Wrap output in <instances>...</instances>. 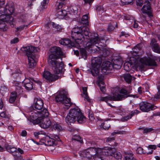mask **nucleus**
Returning a JSON list of instances; mask_svg holds the SVG:
<instances>
[{
	"label": "nucleus",
	"mask_w": 160,
	"mask_h": 160,
	"mask_svg": "<svg viewBox=\"0 0 160 160\" xmlns=\"http://www.w3.org/2000/svg\"><path fill=\"white\" fill-rule=\"evenodd\" d=\"M84 35L87 37V38L90 39V48H92L95 46L93 44L98 43L100 41L99 38L98 37V34L95 33H91L88 27H78L73 28L72 31L71 37L75 41L76 43L78 44L81 43L84 40Z\"/></svg>",
	"instance_id": "f257e3e1"
},
{
	"label": "nucleus",
	"mask_w": 160,
	"mask_h": 160,
	"mask_svg": "<svg viewBox=\"0 0 160 160\" xmlns=\"http://www.w3.org/2000/svg\"><path fill=\"white\" fill-rule=\"evenodd\" d=\"M50 51L51 53L48 59V63L53 67L55 73H61L64 68L63 64L61 62H62L61 57L63 55L62 52L60 47L57 46L51 48Z\"/></svg>",
	"instance_id": "f03ea898"
},
{
	"label": "nucleus",
	"mask_w": 160,
	"mask_h": 160,
	"mask_svg": "<svg viewBox=\"0 0 160 160\" xmlns=\"http://www.w3.org/2000/svg\"><path fill=\"white\" fill-rule=\"evenodd\" d=\"M85 119L80 109L75 108L70 109L69 113L65 118V121L68 124H71L76 121L78 123L82 124L85 122Z\"/></svg>",
	"instance_id": "7ed1b4c3"
},
{
	"label": "nucleus",
	"mask_w": 160,
	"mask_h": 160,
	"mask_svg": "<svg viewBox=\"0 0 160 160\" xmlns=\"http://www.w3.org/2000/svg\"><path fill=\"white\" fill-rule=\"evenodd\" d=\"M21 50L25 52L28 57V66L29 68H33L36 65V58L34 52L37 51V48L32 46H27L22 47L21 48Z\"/></svg>",
	"instance_id": "20e7f679"
},
{
	"label": "nucleus",
	"mask_w": 160,
	"mask_h": 160,
	"mask_svg": "<svg viewBox=\"0 0 160 160\" xmlns=\"http://www.w3.org/2000/svg\"><path fill=\"white\" fill-rule=\"evenodd\" d=\"M14 8L13 5H11L10 6L7 5L4 8V12L0 11V20L6 21L11 27H13V18L11 15L14 12Z\"/></svg>",
	"instance_id": "39448f33"
},
{
	"label": "nucleus",
	"mask_w": 160,
	"mask_h": 160,
	"mask_svg": "<svg viewBox=\"0 0 160 160\" xmlns=\"http://www.w3.org/2000/svg\"><path fill=\"white\" fill-rule=\"evenodd\" d=\"M120 94L112 96H108L107 97H102L100 98V101L105 102L108 105L111 107H115L113 106L108 102L109 101H120L122 100L129 96V93L127 91L124 89L122 88L119 91Z\"/></svg>",
	"instance_id": "423d86ee"
},
{
	"label": "nucleus",
	"mask_w": 160,
	"mask_h": 160,
	"mask_svg": "<svg viewBox=\"0 0 160 160\" xmlns=\"http://www.w3.org/2000/svg\"><path fill=\"white\" fill-rule=\"evenodd\" d=\"M68 94L67 90L65 89H60L55 96L56 101L64 105L69 108L73 103L71 101V99L68 98Z\"/></svg>",
	"instance_id": "0eeeda50"
},
{
	"label": "nucleus",
	"mask_w": 160,
	"mask_h": 160,
	"mask_svg": "<svg viewBox=\"0 0 160 160\" xmlns=\"http://www.w3.org/2000/svg\"><path fill=\"white\" fill-rule=\"evenodd\" d=\"M102 58L100 57H94L91 61L92 65L93 67L91 72L93 76H97L99 73V69L102 63Z\"/></svg>",
	"instance_id": "6e6552de"
},
{
	"label": "nucleus",
	"mask_w": 160,
	"mask_h": 160,
	"mask_svg": "<svg viewBox=\"0 0 160 160\" xmlns=\"http://www.w3.org/2000/svg\"><path fill=\"white\" fill-rule=\"evenodd\" d=\"M52 67L54 74L48 71H44L43 73V77L46 80L47 82L51 83L54 82L62 78L61 75H59L58 74H61L62 72L60 74L55 73L54 72L53 68Z\"/></svg>",
	"instance_id": "1a4fd4ad"
},
{
	"label": "nucleus",
	"mask_w": 160,
	"mask_h": 160,
	"mask_svg": "<svg viewBox=\"0 0 160 160\" xmlns=\"http://www.w3.org/2000/svg\"><path fill=\"white\" fill-rule=\"evenodd\" d=\"M140 109L143 112L148 111L155 109L157 108L156 106L153 104H152L147 102H142L139 105Z\"/></svg>",
	"instance_id": "9d476101"
},
{
	"label": "nucleus",
	"mask_w": 160,
	"mask_h": 160,
	"mask_svg": "<svg viewBox=\"0 0 160 160\" xmlns=\"http://www.w3.org/2000/svg\"><path fill=\"white\" fill-rule=\"evenodd\" d=\"M97 150L95 148H90L83 151L82 155L83 156L87 158L88 159H92L93 156L96 154Z\"/></svg>",
	"instance_id": "9b49d317"
},
{
	"label": "nucleus",
	"mask_w": 160,
	"mask_h": 160,
	"mask_svg": "<svg viewBox=\"0 0 160 160\" xmlns=\"http://www.w3.org/2000/svg\"><path fill=\"white\" fill-rule=\"evenodd\" d=\"M38 111L35 110L31 113L30 117L28 118V120L31 122H32L34 124L39 123L41 122V120L40 118L39 117Z\"/></svg>",
	"instance_id": "f8f14e48"
},
{
	"label": "nucleus",
	"mask_w": 160,
	"mask_h": 160,
	"mask_svg": "<svg viewBox=\"0 0 160 160\" xmlns=\"http://www.w3.org/2000/svg\"><path fill=\"white\" fill-rule=\"evenodd\" d=\"M141 11L143 13L147 14L150 18L153 17L151 12L150 3L147 0L144 2Z\"/></svg>",
	"instance_id": "ddd939ff"
},
{
	"label": "nucleus",
	"mask_w": 160,
	"mask_h": 160,
	"mask_svg": "<svg viewBox=\"0 0 160 160\" xmlns=\"http://www.w3.org/2000/svg\"><path fill=\"white\" fill-rule=\"evenodd\" d=\"M140 62L142 64L148 66H157V64L155 60L150 57H144L140 59Z\"/></svg>",
	"instance_id": "4468645a"
},
{
	"label": "nucleus",
	"mask_w": 160,
	"mask_h": 160,
	"mask_svg": "<svg viewBox=\"0 0 160 160\" xmlns=\"http://www.w3.org/2000/svg\"><path fill=\"white\" fill-rule=\"evenodd\" d=\"M98 151H100L101 155L106 156H113L114 153L116 151L115 148L111 147H104L102 149L98 150Z\"/></svg>",
	"instance_id": "2eb2a0df"
},
{
	"label": "nucleus",
	"mask_w": 160,
	"mask_h": 160,
	"mask_svg": "<svg viewBox=\"0 0 160 160\" xmlns=\"http://www.w3.org/2000/svg\"><path fill=\"white\" fill-rule=\"evenodd\" d=\"M45 144L47 146H52L54 144L55 141H60L59 137L57 135H55L54 138H51L48 136L45 137Z\"/></svg>",
	"instance_id": "dca6fc26"
},
{
	"label": "nucleus",
	"mask_w": 160,
	"mask_h": 160,
	"mask_svg": "<svg viewBox=\"0 0 160 160\" xmlns=\"http://www.w3.org/2000/svg\"><path fill=\"white\" fill-rule=\"evenodd\" d=\"M113 68L112 63L109 61H106L104 62L102 66V73L107 74L106 71H110Z\"/></svg>",
	"instance_id": "f3484780"
},
{
	"label": "nucleus",
	"mask_w": 160,
	"mask_h": 160,
	"mask_svg": "<svg viewBox=\"0 0 160 160\" xmlns=\"http://www.w3.org/2000/svg\"><path fill=\"white\" fill-rule=\"evenodd\" d=\"M148 150H149L150 149H151L152 150H151L150 151L148 152H144L143 151V149L141 147H139L137 148V152L138 153L140 154H141L142 153H147V155L151 154L153 153V150H155L156 149L157 146L156 145H149L148 147Z\"/></svg>",
	"instance_id": "a211bd4d"
},
{
	"label": "nucleus",
	"mask_w": 160,
	"mask_h": 160,
	"mask_svg": "<svg viewBox=\"0 0 160 160\" xmlns=\"http://www.w3.org/2000/svg\"><path fill=\"white\" fill-rule=\"evenodd\" d=\"M43 104L42 99H35L34 100V103L32 105V107L34 110L39 111L44 107Z\"/></svg>",
	"instance_id": "6ab92c4d"
},
{
	"label": "nucleus",
	"mask_w": 160,
	"mask_h": 160,
	"mask_svg": "<svg viewBox=\"0 0 160 160\" xmlns=\"http://www.w3.org/2000/svg\"><path fill=\"white\" fill-rule=\"evenodd\" d=\"M52 121L47 118H44L41 120V122L39 123L40 126L42 128H47L51 127Z\"/></svg>",
	"instance_id": "aec40b11"
},
{
	"label": "nucleus",
	"mask_w": 160,
	"mask_h": 160,
	"mask_svg": "<svg viewBox=\"0 0 160 160\" xmlns=\"http://www.w3.org/2000/svg\"><path fill=\"white\" fill-rule=\"evenodd\" d=\"M157 41L154 39L151 40L150 45L152 48V50L155 52L160 53V48L159 45L157 43Z\"/></svg>",
	"instance_id": "412c9836"
},
{
	"label": "nucleus",
	"mask_w": 160,
	"mask_h": 160,
	"mask_svg": "<svg viewBox=\"0 0 160 160\" xmlns=\"http://www.w3.org/2000/svg\"><path fill=\"white\" fill-rule=\"evenodd\" d=\"M24 82V86L27 90L30 91L33 89V82L31 81L29 77L26 78Z\"/></svg>",
	"instance_id": "4be33fe9"
},
{
	"label": "nucleus",
	"mask_w": 160,
	"mask_h": 160,
	"mask_svg": "<svg viewBox=\"0 0 160 160\" xmlns=\"http://www.w3.org/2000/svg\"><path fill=\"white\" fill-rule=\"evenodd\" d=\"M104 78V76L103 75H101L98 77V85L101 91L103 93H104L106 91L105 85L104 82L103 81Z\"/></svg>",
	"instance_id": "5701e85b"
},
{
	"label": "nucleus",
	"mask_w": 160,
	"mask_h": 160,
	"mask_svg": "<svg viewBox=\"0 0 160 160\" xmlns=\"http://www.w3.org/2000/svg\"><path fill=\"white\" fill-rule=\"evenodd\" d=\"M60 44L63 45L71 47L75 46V42H72L71 40L67 38H63L59 41Z\"/></svg>",
	"instance_id": "b1692460"
},
{
	"label": "nucleus",
	"mask_w": 160,
	"mask_h": 160,
	"mask_svg": "<svg viewBox=\"0 0 160 160\" xmlns=\"http://www.w3.org/2000/svg\"><path fill=\"white\" fill-rule=\"evenodd\" d=\"M38 114H39V117L40 118L41 120L46 118L49 115V112L48 109L44 107H43L41 110L38 111Z\"/></svg>",
	"instance_id": "393cba45"
},
{
	"label": "nucleus",
	"mask_w": 160,
	"mask_h": 160,
	"mask_svg": "<svg viewBox=\"0 0 160 160\" xmlns=\"http://www.w3.org/2000/svg\"><path fill=\"white\" fill-rule=\"evenodd\" d=\"M4 149H6L8 152L11 153H13L12 155L13 156H16L17 155V153H18V151L16 148L13 147L11 145H5Z\"/></svg>",
	"instance_id": "a878e982"
},
{
	"label": "nucleus",
	"mask_w": 160,
	"mask_h": 160,
	"mask_svg": "<svg viewBox=\"0 0 160 160\" xmlns=\"http://www.w3.org/2000/svg\"><path fill=\"white\" fill-rule=\"evenodd\" d=\"M122 64V61L121 60H115L113 62L112 66L113 69H120Z\"/></svg>",
	"instance_id": "bb28decb"
},
{
	"label": "nucleus",
	"mask_w": 160,
	"mask_h": 160,
	"mask_svg": "<svg viewBox=\"0 0 160 160\" xmlns=\"http://www.w3.org/2000/svg\"><path fill=\"white\" fill-rule=\"evenodd\" d=\"M67 14V11L64 10L62 9L57 12L56 15L57 18L61 19L64 18Z\"/></svg>",
	"instance_id": "cd10ccee"
},
{
	"label": "nucleus",
	"mask_w": 160,
	"mask_h": 160,
	"mask_svg": "<svg viewBox=\"0 0 160 160\" xmlns=\"http://www.w3.org/2000/svg\"><path fill=\"white\" fill-rule=\"evenodd\" d=\"M124 156L125 160H136L132 153L126 152Z\"/></svg>",
	"instance_id": "c85d7f7f"
},
{
	"label": "nucleus",
	"mask_w": 160,
	"mask_h": 160,
	"mask_svg": "<svg viewBox=\"0 0 160 160\" xmlns=\"http://www.w3.org/2000/svg\"><path fill=\"white\" fill-rule=\"evenodd\" d=\"M82 90L83 91L82 97L84 98L85 100L86 99L88 102H91V100L88 95L87 87H83L82 88Z\"/></svg>",
	"instance_id": "c756f323"
},
{
	"label": "nucleus",
	"mask_w": 160,
	"mask_h": 160,
	"mask_svg": "<svg viewBox=\"0 0 160 160\" xmlns=\"http://www.w3.org/2000/svg\"><path fill=\"white\" fill-rule=\"evenodd\" d=\"M79 22L82 24L88 25V17L87 15H84L82 17Z\"/></svg>",
	"instance_id": "7c9ffc66"
},
{
	"label": "nucleus",
	"mask_w": 160,
	"mask_h": 160,
	"mask_svg": "<svg viewBox=\"0 0 160 160\" xmlns=\"http://www.w3.org/2000/svg\"><path fill=\"white\" fill-rule=\"evenodd\" d=\"M17 92L15 91L12 92L11 93L9 101L10 103H12L14 102L17 96Z\"/></svg>",
	"instance_id": "2f4dec72"
},
{
	"label": "nucleus",
	"mask_w": 160,
	"mask_h": 160,
	"mask_svg": "<svg viewBox=\"0 0 160 160\" xmlns=\"http://www.w3.org/2000/svg\"><path fill=\"white\" fill-rule=\"evenodd\" d=\"M51 127L58 131L61 130L62 128L61 126L59 124L54 121H52Z\"/></svg>",
	"instance_id": "473e14b6"
},
{
	"label": "nucleus",
	"mask_w": 160,
	"mask_h": 160,
	"mask_svg": "<svg viewBox=\"0 0 160 160\" xmlns=\"http://www.w3.org/2000/svg\"><path fill=\"white\" fill-rule=\"evenodd\" d=\"M68 11L72 14H76L78 12V9L76 6H71L68 8Z\"/></svg>",
	"instance_id": "72a5a7b5"
},
{
	"label": "nucleus",
	"mask_w": 160,
	"mask_h": 160,
	"mask_svg": "<svg viewBox=\"0 0 160 160\" xmlns=\"http://www.w3.org/2000/svg\"><path fill=\"white\" fill-rule=\"evenodd\" d=\"M139 45H138L134 47L132 49V51H131V53L132 55L136 56L137 55L138 52L140 50Z\"/></svg>",
	"instance_id": "f704fd0d"
},
{
	"label": "nucleus",
	"mask_w": 160,
	"mask_h": 160,
	"mask_svg": "<svg viewBox=\"0 0 160 160\" xmlns=\"http://www.w3.org/2000/svg\"><path fill=\"white\" fill-rule=\"evenodd\" d=\"M6 21L0 20V29L3 31H6L8 29L7 26L6 24Z\"/></svg>",
	"instance_id": "c9c22d12"
},
{
	"label": "nucleus",
	"mask_w": 160,
	"mask_h": 160,
	"mask_svg": "<svg viewBox=\"0 0 160 160\" xmlns=\"http://www.w3.org/2000/svg\"><path fill=\"white\" fill-rule=\"evenodd\" d=\"M134 78L129 74H126L124 75V78L125 80L127 82L129 83L131 82L132 78Z\"/></svg>",
	"instance_id": "e433bc0d"
},
{
	"label": "nucleus",
	"mask_w": 160,
	"mask_h": 160,
	"mask_svg": "<svg viewBox=\"0 0 160 160\" xmlns=\"http://www.w3.org/2000/svg\"><path fill=\"white\" fill-rule=\"evenodd\" d=\"M77 141L80 142L81 143H83V140L82 138L79 136L75 135L72 137V141Z\"/></svg>",
	"instance_id": "4c0bfd02"
},
{
	"label": "nucleus",
	"mask_w": 160,
	"mask_h": 160,
	"mask_svg": "<svg viewBox=\"0 0 160 160\" xmlns=\"http://www.w3.org/2000/svg\"><path fill=\"white\" fill-rule=\"evenodd\" d=\"M96 10L99 14H101L105 11L103 7L101 5L97 6L96 7Z\"/></svg>",
	"instance_id": "58836bf2"
},
{
	"label": "nucleus",
	"mask_w": 160,
	"mask_h": 160,
	"mask_svg": "<svg viewBox=\"0 0 160 160\" xmlns=\"http://www.w3.org/2000/svg\"><path fill=\"white\" fill-rule=\"evenodd\" d=\"M110 126V123L108 121H105L101 124V126L105 130H108Z\"/></svg>",
	"instance_id": "ea45409f"
},
{
	"label": "nucleus",
	"mask_w": 160,
	"mask_h": 160,
	"mask_svg": "<svg viewBox=\"0 0 160 160\" xmlns=\"http://www.w3.org/2000/svg\"><path fill=\"white\" fill-rule=\"evenodd\" d=\"M113 156L118 160H121L122 158V155L121 153L119 152H116V151L114 153Z\"/></svg>",
	"instance_id": "a19ab883"
},
{
	"label": "nucleus",
	"mask_w": 160,
	"mask_h": 160,
	"mask_svg": "<svg viewBox=\"0 0 160 160\" xmlns=\"http://www.w3.org/2000/svg\"><path fill=\"white\" fill-rule=\"evenodd\" d=\"M51 23L52 27L57 29V32H60L62 31V28L61 26L59 25H57L54 22H52Z\"/></svg>",
	"instance_id": "79ce46f5"
},
{
	"label": "nucleus",
	"mask_w": 160,
	"mask_h": 160,
	"mask_svg": "<svg viewBox=\"0 0 160 160\" xmlns=\"http://www.w3.org/2000/svg\"><path fill=\"white\" fill-rule=\"evenodd\" d=\"M80 53L81 56L84 59H86L87 58V55L86 50L84 48L80 49Z\"/></svg>",
	"instance_id": "37998d69"
},
{
	"label": "nucleus",
	"mask_w": 160,
	"mask_h": 160,
	"mask_svg": "<svg viewBox=\"0 0 160 160\" xmlns=\"http://www.w3.org/2000/svg\"><path fill=\"white\" fill-rule=\"evenodd\" d=\"M65 0H60L61 2H57L56 5V9L57 10H59L62 8L63 5V2Z\"/></svg>",
	"instance_id": "c03bdc74"
},
{
	"label": "nucleus",
	"mask_w": 160,
	"mask_h": 160,
	"mask_svg": "<svg viewBox=\"0 0 160 160\" xmlns=\"http://www.w3.org/2000/svg\"><path fill=\"white\" fill-rule=\"evenodd\" d=\"M114 139H115L114 137L108 138H106V142L108 143L113 142V143H112L111 144H109V145L110 146H113L115 145Z\"/></svg>",
	"instance_id": "a18cd8bd"
},
{
	"label": "nucleus",
	"mask_w": 160,
	"mask_h": 160,
	"mask_svg": "<svg viewBox=\"0 0 160 160\" xmlns=\"http://www.w3.org/2000/svg\"><path fill=\"white\" fill-rule=\"evenodd\" d=\"M137 60L136 58L132 57L130 58L129 63L131 65H135L137 63Z\"/></svg>",
	"instance_id": "49530a36"
},
{
	"label": "nucleus",
	"mask_w": 160,
	"mask_h": 160,
	"mask_svg": "<svg viewBox=\"0 0 160 160\" xmlns=\"http://www.w3.org/2000/svg\"><path fill=\"white\" fill-rule=\"evenodd\" d=\"M102 51V56L103 57H106L109 54V51L106 48H103Z\"/></svg>",
	"instance_id": "de8ad7c7"
},
{
	"label": "nucleus",
	"mask_w": 160,
	"mask_h": 160,
	"mask_svg": "<svg viewBox=\"0 0 160 160\" xmlns=\"http://www.w3.org/2000/svg\"><path fill=\"white\" fill-rule=\"evenodd\" d=\"M126 134V131H114V132L112 133V135L113 136L114 135L116 134Z\"/></svg>",
	"instance_id": "09e8293b"
},
{
	"label": "nucleus",
	"mask_w": 160,
	"mask_h": 160,
	"mask_svg": "<svg viewBox=\"0 0 160 160\" xmlns=\"http://www.w3.org/2000/svg\"><path fill=\"white\" fill-rule=\"evenodd\" d=\"M154 129L152 128H145L144 129V131L143 132V133L144 134H147L150 132H152L153 131Z\"/></svg>",
	"instance_id": "8fccbe9b"
},
{
	"label": "nucleus",
	"mask_w": 160,
	"mask_h": 160,
	"mask_svg": "<svg viewBox=\"0 0 160 160\" xmlns=\"http://www.w3.org/2000/svg\"><path fill=\"white\" fill-rule=\"evenodd\" d=\"M49 2V0H43V2L41 3V5L42 6V9H45L46 8V6Z\"/></svg>",
	"instance_id": "3c124183"
},
{
	"label": "nucleus",
	"mask_w": 160,
	"mask_h": 160,
	"mask_svg": "<svg viewBox=\"0 0 160 160\" xmlns=\"http://www.w3.org/2000/svg\"><path fill=\"white\" fill-rule=\"evenodd\" d=\"M16 92H17V94H20L23 92L22 88L21 86L16 88Z\"/></svg>",
	"instance_id": "603ef678"
},
{
	"label": "nucleus",
	"mask_w": 160,
	"mask_h": 160,
	"mask_svg": "<svg viewBox=\"0 0 160 160\" xmlns=\"http://www.w3.org/2000/svg\"><path fill=\"white\" fill-rule=\"evenodd\" d=\"M30 23L28 24L27 25H23L22 26H20L18 27H17L16 29H17V32L18 31H21L23 30L25 27H27L29 25Z\"/></svg>",
	"instance_id": "864d4df0"
},
{
	"label": "nucleus",
	"mask_w": 160,
	"mask_h": 160,
	"mask_svg": "<svg viewBox=\"0 0 160 160\" xmlns=\"http://www.w3.org/2000/svg\"><path fill=\"white\" fill-rule=\"evenodd\" d=\"M91 160H102V158L99 157V156L95 154L93 156L92 159Z\"/></svg>",
	"instance_id": "5fc2aeb1"
},
{
	"label": "nucleus",
	"mask_w": 160,
	"mask_h": 160,
	"mask_svg": "<svg viewBox=\"0 0 160 160\" xmlns=\"http://www.w3.org/2000/svg\"><path fill=\"white\" fill-rule=\"evenodd\" d=\"M85 4H88L91 6L94 0H83Z\"/></svg>",
	"instance_id": "6e6d98bb"
},
{
	"label": "nucleus",
	"mask_w": 160,
	"mask_h": 160,
	"mask_svg": "<svg viewBox=\"0 0 160 160\" xmlns=\"http://www.w3.org/2000/svg\"><path fill=\"white\" fill-rule=\"evenodd\" d=\"M31 81H34L35 82L38 84L39 85H41L42 84L41 82L39 80L36 79L35 80L34 78H32L29 77Z\"/></svg>",
	"instance_id": "4d7b16f0"
},
{
	"label": "nucleus",
	"mask_w": 160,
	"mask_h": 160,
	"mask_svg": "<svg viewBox=\"0 0 160 160\" xmlns=\"http://www.w3.org/2000/svg\"><path fill=\"white\" fill-rule=\"evenodd\" d=\"M25 16L22 15L21 17V18L19 19V22L22 23H26L27 20V19L24 18Z\"/></svg>",
	"instance_id": "13d9d810"
},
{
	"label": "nucleus",
	"mask_w": 160,
	"mask_h": 160,
	"mask_svg": "<svg viewBox=\"0 0 160 160\" xmlns=\"http://www.w3.org/2000/svg\"><path fill=\"white\" fill-rule=\"evenodd\" d=\"M114 28H115L113 26L112 24H110L108 25L107 29L108 32H111L112 31Z\"/></svg>",
	"instance_id": "bf43d9fd"
},
{
	"label": "nucleus",
	"mask_w": 160,
	"mask_h": 160,
	"mask_svg": "<svg viewBox=\"0 0 160 160\" xmlns=\"http://www.w3.org/2000/svg\"><path fill=\"white\" fill-rule=\"evenodd\" d=\"M129 36V34L128 33L125 32H121V34L120 35V37L125 36V37H127Z\"/></svg>",
	"instance_id": "052dcab7"
},
{
	"label": "nucleus",
	"mask_w": 160,
	"mask_h": 160,
	"mask_svg": "<svg viewBox=\"0 0 160 160\" xmlns=\"http://www.w3.org/2000/svg\"><path fill=\"white\" fill-rule=\"evenodd\" d=\"M159 90L157 93L154 96V98L156 99H160V85L159 86Z\"/></svg>",
	"instance_id": "680f3d73"
},
{
	"label": "nucleus",
	"mask_w": 160,
	"mask_h": 160,
	"mask_svg": "<svg viewBox=\"0 0 160 160\" xmlns=\"http://www.w3.org/2000/svg\"><path fill=\"white\" fill-rule=\"evenodd\" d=\"M88 117L91 121H92L94 119L93 115L92 114V112H91L90 111H89Z\"/></svg>",
	"instance_id": "e2e57ef3"
},
{
	"label": "nucleus",
	"mask_w": 160,
	"mask_h": 160,
	"mask_svg": "<svg viewBox=\"0 0 160 160\" xmlns=\"http://www.w3.org/2000/svg\"><path fill=\"white\" fill-rule=\"evenodd\" d=\"M27 135V132L25 130H22L20 134L22 137H26Z\"/></svg>",
	"instance_id": "0e129e2a"
},
{
	"label": "nucleus",
	"mask_w": 160,
	"mask_h": 160,
	"mask_svg": "<svg viewBox=\"0 0 160 160\" xmlns=\"http://www.w3.org/2000/svg\"><path fill=\"white\" fill-rule=\"evenodd\" d=\"M0 116L3 118H8V116L5 112H2L1 113Z\"/></svg>",
	"instance_id": "69168bd1"
},
{
	"label": "nucleus",
	"mask_w": 160,
	"mask_h": 160,
	"mask_svg": "<svg viewBox=\"0 0 160 160\" xmlns=\"http://www.w3.org/2000/svg\"><path fill=\"white\" fill-rule=\"evenodd\" d=\"M131 118V116H127L123 117L122 119V121L125 122Z\"/></svg>",
	"instance_id": "338daca9"
},
{
	"label": "nucleus",
	"mask_w": 160,
	"mask_h": 160,
	"mask_svg": "<svg viewBox=\"0 0 160 160\" xmlns=\"http://www.w3.org/2000/svg\"><path fill=\"white\" fill-rule=\"evenodd\" d=\"M19 41V39L18 38H16L11 41V43H15Z\"/></svg>",
	"instance_id": "774afa93"
}]
</instances>
